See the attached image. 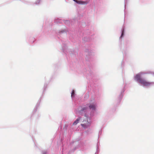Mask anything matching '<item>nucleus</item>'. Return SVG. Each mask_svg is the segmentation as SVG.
Masks as SVG:
<instances>
[{
    "label": "nucleus",
    "mask_w": 154,
    "mask_h": 154,
    "mask_svg": "<svg viewBox=\"0 0 154 154\" xmlns=\"http://www.w3.org/2000/svg\"><path fill=\"white\" fill-rule=\"evenodd\" d=\"M74 91L73 90L72 91V94H71V96L72 97L74 95Z\"/></svg>",
    "instance_id": "obj_7"
},
{
    "label": "nucleus",
    "mask_w": 154,
    "mask_h": 154,
    "mask_svg": "<svg viewBox=\"0 0 154 154\" xmlns=\"http://www.w3.org/2000/svg\"><path fill=\"white\" fill-rule=\"evenodd\" d=\"M89 107L90 109L94 110L96 109V105L94 104H91L89 106Z\"/></svg>",
    "instance_id": "obj_3"
},
{
    "label": "nucleus",
    "mask_w": 154,
    "mask_h": 154,
    "mask_svg": "<svg viewBox=\"0 0 154 154\" xmlns=\"http://www.w3.org/2000/svg\"><path fill=\"white\" fill-rule=\"evenodd\" d=\"M143 73V72H140L137 74L134 77L135 79L139 83L144 86H149L151 83L146 81L145 79L141 77V75Z\"/></svg>",
    "instance_id": "obj_1"
},
{
    "label": "nucleus",
    "mask_w": 154,
    "mask_h": 154,
    "mask_svg": "<svg viewBox=\"0 0 154 154\" xmlns=\"http://www.w3.org/2000/svg\"><path fill=\"white\" fill-rule=\"evenodd\" d=\"M80 119V118H79L77 119L73 123V125H76L79 122Z\"/></svg>",
    "instance_id": "obj_4"
},
{
    "label": "nucleus",
    "mask_w": 154,
    "mask_h": 154,
    "mask_svg": "<svg viewBox=\"0 0 154 154\" xmlns=\"http://www.w3.org/2000/svg\"><path fill=\"white\" fill-rule=\"evenodd\" d=\"M74 2H75L79 4H82V5H86L88 3V2L87 1H79L77 0H73Z\"/></svg>",
    "instance_id": "obj_2"
},
{
    "label": "nucleus",
    "mask_w": 154,
    "mask_h": 154,
    "mask_svg": "<svg viewBox=\"0 0 154 154\" xmlns=\"http://www.w3.org/2000/svg\"><path fill=\"white\" fill-rule=\"evenodd\" d=\"M123 35H124V31H122L121 35V36L120 37V38H122V37L123 36Z\"/></svg>",
    "instance_id": "obj_6"
},
{
    "label": "nucleus",
    "mask_w": 154,
    "mask_h": 154,
    "mask_svg": "<svg viewBox=\"0 0 154 154\" xmlns=\"http://www.w3.org/2000/svg\"><path fill=\"white\" fill-rule=\"evenodd\" d=\"M87 108H88V107H83L81 110V111H83L84 110H86L87 109Z\"/></svg>",
    "instance_id": "obj_5"
}]
</instances>
